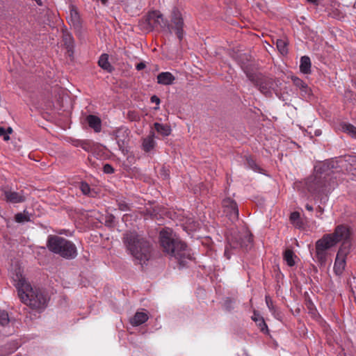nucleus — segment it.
Wrapping results in <instances>:
<instances>
[{
	"mask_svg": "<svg viewBox=\"0 0 356 356\" xmlns=\"http://www.w3.org/2000/svg\"><path fill=\"white\" fill-rule=\"evenodd\" d=\"M71 20L74 26H77L79 24V15L76 10L72 9L70 10Z\"/></svg>",
	"mask_w": 356,
	"mask_h": 356,
	"instance_id": "a878e982",
	"label": "nucleus"
},
{
	"mask_svg": "<svg viewBox=\"0 0 356 356\" xmlns=\"http://www.w3.org/2000/svg\"><path fill=\"white\" fill-rule=\"evenodd\" d=\"M124 243L134 258L140 264H145L150 257L149 244L135 232H127L124 235Z\"/></svg>",
	"mask_w": 356,
	"mask_h": 356,
	"instance_id": "20e7f679",
	"label": "nucleus"
},
{
	"mask_svg": "<svg viewBox=\"0 0 356 356\" xmlns=\"http://www.w3.org/2000/svg\"><path fill=\"white\" fill-rule=\"evenodd\" d=\"M346 261L344 259L336 257L334 264V271L337 275H340L343 272L346 267Z\"/></svg>",
	"mask_w": 356,
	"mask_h": 356,
	"instance_id": "f3484780",
	"label": "nucleus"
},
{
	"mask_svg": "<svg viewBox=\"0 0 356 356\" xmlns=\"http://www.w3.org/2000/svg\"><path fill=\"white\" fill-rule=\"evenodd\" d=\"M172 22L175 26V29L176 31L177 37L179 40H181L183 38L184 22L182 17H181V14L178 12H175L172 16Z\"/></svg>",
	"mask_w": 356,
	"mask_h": 356,
	"instance_id": "6e6552de",
	"label": "nucleus"
},
{
	"mask_svg": "<svg viewBox=\"0 0 356 356\" xmlns=\"http://www.w3.org/2000/svg\"><path fill=\"white\" fill-rule=\"evenodd\" d=\"M128 135V130L127 129H121L116 131V138L118 147L120 149H123L125 144L124 140Z\"/></svg>",
	"mask_w": 356,
	"mask_h": 356,
	"instance_id": "2eb2a0df",
	"label": "nucleus"
},
{
	"mask_svg": "<svg viewBox=\"0 0 356 356\" xmlns=\"http://www.w3.org/2000/svg\"><path fill=\"white\" fill-rule=\"evenodd\" d=\"M340 243H341V244L337 252V257L346 261L347 256L350 254L351 248L350 237L345 240H341Z\"/></svg>",
	"mask_w": 356,
	"mask_h": 356,
	"instance_id": "9d476101",
	"label": "nucleus"
},
{
	"mask_svg": "<svg viewBox=\"0 0 356 356\" xmlns=\"http://www.w3.org/2000/svg\"><path fill=\"white\" fill-rule=\"evenodd\" d=\"M265 300H266V304L268 308L269 309V310L272 313L275 314V307L273 305V300H272L271 298L269 296H266Z\"/></svg>",
	"mask_w": 356,
	"mask_h": 356,
	"instance_id": "bb28decb",
	"label": "nucleus"
},
{
	"mask_svg": "<svg viewBox=\"0 0 356 356\" xmlns=\"http://www.w3.org/2000/svg\"><path fill=\"white\" fill-rule=\"evenodd\" d=\"M82 147H83V149H86V146H84L83 145H82Z\"/></svg>",
	"mask_w": 356,
	"mask_h": 356,
	"instance_id": "8fccbe9b",
	"label": "nucleus"
},
{
	"mask_svg": "<svg viewBox=\"0 0 356 356\" xmlns=\"http://www.w3.org/2000/svg\"><path fill=\"white\" fill-rule=\"evenodd\" d=\"M99 65L108 72L113 71V68L108 61V56L106 54H102L98 61Z\"/></svg>",
	"mask_w": 356,
	"mask_h": 356,
	"instance_id": "a211bd4d",
	"label": "nucleus"
},
{
	"mask_svg": "<svg viewBox=\"0 0 356 356\" xmlns=\"http://www.w3.org/2000/svg\"><path fill=\"white\" fill-rule=\"evenodd\" d=\"M341 129L352 137L356 138V127L353 124L345 123L342 124Z\"/></svg>",
	"mask_w": 356,
	"mask_h": 356,
	"instance_id": "b1692460",
	"label": "nucleus"
},
{
	"mask_svg": "<svg viewBox=\"0 0 356 356\" xmlns=\"http://www.w3.org/2000/svg\"><path fill=\"white\" fill-rule=\"evenodd\" d=\"M154 128L158 133L163 136H168L171 134L170 127L167 124L156 122L154 123Z\"/></svg>",
	"mask_w": 356,
	"mask_h": 356,
	"instance_id": "6ab92c4d",
	"label": "nucleus"
},
{
	"mask_svg": "<svg viewBox=\"0 0 356 356\" xmlns=\"http://www.w3.org/2000/svg\"><path fill=\"white\" fill-rule=\"evenodd\" d=\"M0 136L3 137V140L8 141L10 139L8 131L3 127H0Z\"/></svg>",
	"mask_w": 356,
	"mask_h": 356,
	"instance_id": "7c9ffc66",
	"label": "nucleus"
},
{
	"mask_svg": "<svg viewBox=\"0 0 356 356\" xmlns=\"http://www.w3.org/2000/svg\"><path fill=\"white\" fill-rule=\"evenodd\" d=\"M104 172L107 174L113 173L114 169L110 164L107 163L104 165Z\"/></svg>",
	"mask_w": 356,
	"mask_h": 356,
	"instance_id": "473e14b6",
	"label": "nucleus"
},
{
	"mask_svg": "<svg viewBox=\"0 0 356 356\" xmlns=\"http://www.w3.org/2000/svg\"><path fill=\"white\" fill-rule=\"evenodd\" d=\"M118 208L122 211H127L129 209V204L124 201L120 202L118 203Z\"/></svg>",
	"mask_w": 356,
	"mask_h": 356,
	"instance_id": "2f4dec72",
	"label": "nucleus"
},
{
	"mask_svg": "<svg viewBox=\"0 0 356 356\" xmlns=\"http://www.w3.org/2000/svg\"><path fill=\"white\" fill-rule=\"evenodd\" d=\"M197 225H196V223H194V225L193 226H191V229L193 230H195L197 228Z\"/></svg>",
	"mask_w": 356,
	"mask_h": 356,
	"instance_id": "37998d69",
	"label": "nucleus"
},
{
	"mask_svg": "<svg viewBox=\"0 0 356 356\" xmlns=\"http://www.w3.org/2000/svg\"><path fill=\"white\" fill-rule=\"evenodd\" d=\"M261 318H263L262 317H261L258 314L256 313V312H254V315L252 316V319L255 321V322H257L259 321Z\"/></svg>",
	"mask_w": 356,
	"mask_h": 356,
	"instance_id": "f704fd0d",
	"label": "nucleus"
},
{
	"mask_svg": "<svg viewBox=\"0 0 356 356\" xmlns=\"http://www.w3.org/2000/svg\"><path fill=\"white\" fill-rule=\"evenodd\" d=\"M257 325L259 326L261 331L265 332L268 330L267 325L263 318H261L259 321H257Z\"/></svg>",
	"mask_w": 356,
	"mask_h": 356,
	"instance_id": "c756f323",
	"label": "nucleus"
},
{
	"mask_svg": "<svg viewBox=\"0 0 356 356\" xmlns=\"http://www.w3.org/2000/svg\"><path fill=\"white\" fill-rule=\"evenodd\" d=\"M259 89L263 93H267L268 92V89L263 86H260Z\"/></svg>",
	"mask_w": 356,
	"mask_h": 356,
	"instance_id": "ea45409f",
	"label": "nucleus"
},
{
	"mask_svg": "<svg viewBox=\"0 0 356 356\" xmlns=\"http://www.w3.org/2000/svg\"><path fill=\"white\" fill-rule=\"evenodd\" d=\"M248 163L254 170H256V168H254L253 167V165H252V164H253V161H248Z\"/></svg>",
	"mask_w": 356,
	"mask_h": 356,
	"instance_id": "c03bdc74",
	"label": "nucleus"
},
{
	"mask_svg": "<svg viewBox=\"0 0 356 356\" xmlns=\"http://www.w3.org/2000/svg\"><path fill=\"white\" fill-rule=\"evenodd\" d=\"M13 280L22 302L37 309H42L46 306L47 297L40 289L33 288L20 272L13 275Z\"/></svg>",
	"mask_w": 356,
	"mask_h": 356,
	"instance_id": "f03ea898",
	"label": "nucleus"
},
{
	"mask_svg": "<svg viewBox=\"0 0 356 356\" xmlns=\"http://www.w3.org/2000/svg\"><path fill=\"white\" fill-rule=\"evenodd\" d=\"M149 318L148 314L144 312H138L130 320V323L133 326H138L145 323Z\"/></svg>",
	"mask_w": 356,
	"mask_h": 356,
	"instance_id": "9b49d317",
	"label": "nucleus"
},
{
	"mask_svg": "<svg viewBox=\"0 0 356 356\" xmlns=\"http://www.w3.org/2000/svg\"><path fill=\"white\" fill-rule=\"evenodd\" d=\"M15 220L19 223H24L31 220L29 213L25 211L23 213H17L15 216Z\"/></svg>",
	"mask_w": 356,
	"mask_h": 356,
	"instance_id": "5701e85b",
	"label": "nucleus"
},
{
	"mask_svg": "<svg viewBox=\"0 0 356 356\" xmlns=\"http://www.w3.org/2000/svg\"><path fill=\"white\" fill-rule=\"evenodd\" d=\"M321 134V131L318 129L315 131V135L316 136H320Z\"/></svg>",
	"mask_w": 356,
	"mask_h": 356,
	"instance_id": "79ce46f5",
	"label": "nucleus"
},
{
	"mask_svg": "<svg viewBox=\"0 0 356 356\" xmlns=\"http://www.w3.org/2000/svg\"><path fill=\"white\" fill-rule=\"evenodd\" d=\"M155 144L156 142L154 140V131H151L149 135L143 140V149L145 152H149L154 147Z\"/></svg>",
	"mask_w": 356,
	"mask_h": 356,
	"instance_id": "4468645a",
	"label": "nucleus"
},
{
	"mask_svg": "<svg viewBox=\"0 0 356 356\" xmlns=\"http://www.w3.org/2000/svg\"><path fill=\"white\" fill-rule=\"evenodd\" d=\"M63 38L65 45L67 47L69 51L72 50L74 46V38L69 33H64Z\"/></svg>",
	"mask_w": 356,
	"mask_h": 356,
	"instance_id": "4be33fe9",
	"label": "nucleus"
},
{
	"mask_svg": "<svg viewBox=\"0 0 356 356\" xmlns=\"http://www.w3.org/2000/svg\"><path fill=\"white\" fill-rule=\"evenodd\" d=\"M163 22V18L162 15L159 11H152L148 14L145 22L141 26H143V29L150 31L155 27H162Z\"/></svg>",
	"mask_w": 356,
	"mask_h": 356,
	"instance_id": "423d86ee",
	"label": "nucleus"
},
{
	"mask_svg": "<svg viewBox=\"0 0 356 356\" xmlns=\"http://www.w3.org/2000/svg\"><path fill=\"white\" fill-rule=\"evenodd\" d=\"M225 212L232 220L238 219V209L236 203L230 198H226L222 201Z\"/></svg>",
	"mask_w": 356,
	"mask_h": 356,
	"instance_id": "0eeeda50",
	"label": "nucleus"
},
{
	"mask_svg": "<svg viewBox=\"0 0 356 356\" xmlns=\"http://www.w3.org/2000/svg\"><path fill=\"white\" fill-rule=\"evenodd\" d=\"M305 208L307 210L309 211H313V207L309 205V204H307L305 206Z\"/></svg>",
	"mask_w": 356,
	"mask_h": 356,
	"instance_id": "a19ab883",
	"label": "nucleus"
},
{
	"mask_svg": "<svg viewBox=\"0 0 356 356\" xmlns=\"http://www.w3.org/2000/svg\"><path fill=\"white\" fill-rule=\"evenodd\" d=\"M6 201L10 203H19L25 201V196L22 193H17L10 190L4 191Z\"/></svg>",
	"mask_w": 356,
	"mask_h": 356,
	"instance_id": "1a4fd4ad",
	"label": "nucleus"
},
{
	"mask_svg": "<svg viewBox=\"0 0 356 356\" xmlns=\"http://www.w3.org/2000/svg\"><path fill=\"white\" fill-rule=\"evenodd\" d=\"M292 80H293V83L296 86H298L300 88H305L307 87V85L298 77H296V76L292 77Z\"/></svg>",
	"mask_w": 356,
	"mask_h": 356,
	"instance_id": "c85d7f7f",
	"label": "nucleus"
},
{
	"mask_svg": "<svg viewBox=\"0 0 356 356\" xmlns=\"http://www.w3.org/2000/svg\"><path fill=\"white\" fill-rule=\"evenodd\" d=\"M6 130L8 131V135H9V134H10L12 132V131H13L10 127L8 128Z\"/></svg>",
	"mask_w": 356,
	"mask_h": 356,
	"instance_id": "49530a36",
	"label": "nucleus"
},
{
	"mask_svg": "<svg viewBox=\"0 0 356 356\" xmlns=\"http://www.w3.org/2000/svg\"><path fill=\"white\" fill-rule=\"evenodd\" d=\"M276 45L278 51L282 55H285L288 53V43L285 39H277L276 41Z\"/></svg>",
	"mask_w": 356,
	"mask_h": 356,
	"instance_id": "412c9836",
	"label": "nucleus"
},
{
	"mask_svg": "<svg viewBox=\"0 0 356 356\" xmlns=\"http://www.w3.org/2000/svg\"><path fill=\"white\" fill-rule=\"evenodd\" d=\"M300 70L303 74H310L311 72V60L309 57L307 56H302L300 58Z\"/></svg>",
	"mask_w": 356,
	"mask_h": 356,
	"instance_id": "dca6fc26",
	"label": "nucleus"
},
{
	"mask_svg": "<svg viewBox=\"0 0 356 356\" xmlns=\"http://www.w3.org/2000/svg\"><path fill=\"white\" fill-rule=\"evenodd\" d=\"M308 3H312L315 6H318L319 2L318 0H306Z\"/></svg>",
	"mask_w": 356,
	"mask_h": 356,
	"instance_id": "4c0bfd02",
	"label": "nucleus"
},
{
	"mask_svg": "<svg viewBox=\"0 0 356 356\" xmlns=\"http://www.w3.org/2000/svg\"><path fill=\"white\" fill-rule=\"evenodd\" d=\"M80 189L84 195H90V187L86 182H81Z\"/></svg>",
	"mask_w": 356,
	"mask_h": 356,
	"instance_id": "cd10ccee",
	"label": "nucleus"
},
{
	"mask_svg": "<svg viewBox=\"0 0 356 356\" xmlns=\"http://www.w3.org/2000/svg\"><path fill=\"white\" fill-rule=\"evenodd\" d=\"M350 237L349 229L344 225H338L333 233L325 234L315 243L316 257L321 264H325L329 255L328 251L341 240Z\"/></svg>",
	"mask_w": 356,
	"mask_h": 356,
	"instance_id": "7ed1b4c3",
	"label": "nucleus"
},
{
	"mask_svg": "<svg viewBox=\"0 0 356 356\" xmlns=\"http://www.w3.org/2000/svg\"><path fill=\"white\" fill-rule=\"evenodd\" d=\"M160 243L163 251L174 257L177 262L184 266L192 257L186 245L170 228H165L159 233Z\"/></svg>",
	"mask_w": 356,
	"mask_h": 356,
	"instance_id": "f257e3e1",
	"label": "nucleus"
},
{
	"mask_svg": "<svg viewBox=\"0 0 356 356\" xmlns=\"http://www.w3.org/2000/svg\"><path fill=\"white\" fill-rule=\"evenodd\" d=\"M49 250L60 257L72 259L77 256L76 247L72 241L58 236H49L47 240Z\"/></svg>",
	"mask_w": 356,
	"mask_h": 356,
	"instance_id": "39448f33",
	"label": "nucleus"
},
{
	"mask_svg": "<svg viewBox=\"0 0 356 356\" xmlns=\"http://www.w3.org/2000/svg\"><path fill=\"white\" fill-rule=\"evenodd\" d=\"M247 76H248L249 79L253 82H255L256 81V79H254V75H252V74H247Z\"/></svg>",
	"mask_w": 356,
	"mask_h": 356,
	"instance_id": "58836bf2",
	"label": "nucleus"
},
{
	"mask_svg": "<svg viewBox=\"0 0 356 356\" xmlns=\"http://www.w3.org/2000/svg\"><path fill=\"white\" fill-rule=\"evenodd\" d=\"M247 236V241L248 243H251V237L250 236H248V234H246Z\"/></svg>",
	"mask_w": 356,
	"mask_h": 356,
	"instance_id": "de8ad7c7",
	"label": "nucleus"
},
{
	"mask_svg": "<svg viewBox=\"0 0 356 356\" xmlns=\"http://www.w3.org/2000/svg\"><path fill=\"white\" fill-rule=\"evenodd\" d=\"M175 80V77L170 72H161L157 76V82L162 85H171Z\"/></svg>",
	"mask_w": 356,
	"mask_h": 356,
	"instance_id": "ddd939ff",
	"label": "nucleus"
},
{
	"mask_svg": "<svg viewBox=\"0 0 356 356\" xmlns=\"http://www.w3.org/2000/svg\"><path fill=\"white\" fill-rule=\"evenodd\" d=\"M151 101L153 103H156L157 105H159L160 104V99L159 98L156 96V95H154L151 97Z\"/></svg>",
	"mask_w": 356,
	"mask_h": 356,
	"instance_id": "e433bc0d",
	"label": "nucleus"
},
{
	"mask_svg": "<svg viewBox=\"0 0 356 356\" xmlns=\"http://www.w3.org/2000/svg\"><path fill=\"white\" fill-rule=\"evenodd\" d=\"M145 67V63H143V62L139 63L136 66V70L138 71L143 70Z\"/></svg>",
	"mask_w": 356,
	"mask_h": 356,
	"instance_id": "c9c22d12",
	"label": "nucleus"
},
{
	"mask_svg": "<svg viewBox=\"0 0 356 356\" xmlns=\"http://www.w3.org/2000/svg\"><path fill=\"white\" fill-rule=\"evenodd\" d=\"M299 217H300L299 213H298V212H293L291 214L290 219H291V221L294 222L296 220L299 219Z\"/></svg>",
	"mask_w": 356,
	"mask_h": 356,
	"instance_id": "72a5a7b5",
	"label": "nucleus"
},
{
	"mask_svg": "<svg viewBox=\"0 0 356 356\" xmlns=\"http://www.w3.org/2000/svg\"><path fill=\"white\" fill-rule=\"evenodd\" d=\"M35 1L37 2V3H38V5H40H40H42V3L41 0H35Z\"/></svg>",
	"mask_w": 356,
	"mask_h": 356,
	"instance_id": "09e8293b",
	"label": "nucleus"
},
{
	"mask_svg": "<svg viewBox=\"0 0 356 356\" xmlns=\"http://www.w3.org/2000/svg\"><path fill=\"white\" fill-rule=\"evenodd\" d=\"M86 121L89 127L94 129L97 133L100 132L102 129V122L99 117L93 115H89L86 118Z\"/></svg>",
	"mask_w": 356,
	"mask_h": 356,
	"instance_id": "f8f14e48",
	"label": "nucleus"
},
{
	"mask_svg": "<svg viewBox=\"0 0 356 356\" xmlns=\"http://www.w3.org/2000/svg\"><path fill=\"white\" fill-rule=\"evenodd\" d=\"M284 260L286 262L289 266H293L296 264L295 259L296 258V254L291 250H286L284 252L283 255Z\"/></svg>",
	"mask_w": 356,
	"mask_h": 356,
	"instance_id": "aec40b11",
	"label": "nucleus"
},
{
	"mask_svg": "<svg viewBox=\"0 0 356 356\" xmlns=\"http://www.w3.org/2000/svg\"><path fill=\"white\" fill-rule=\"evenodd\" d=\"M240 245H241V246H243V245H243V242H241V243H240Z\"/></svg>",
	"mask_w": 356,
	"mask_h": 356,
	"instance_id": "3c124183",
	"label": "nucleus"
},
{
	"mask_svg": "<svg viewBox=\"0 0 356 356\" xmlns=\"http://www.w3.org/2000/svg\"><path fill=\"white\" fill-rule=\"evenodd\" d=\"M10 322L8 314L6 311H0V324L5 326Z\"/></svg>",
	"mask_w": 356,
	"mask_h": 356,
	"instance_id": "393cba45",
	"label": "nucleus"
},
{
	"mask_svg": "<svg viewBox=\"0 0 356 356\" xmlns=\"http://www.w3.org/2000/svg\"><path fill=\"white\" fill-rule=\"evenodd\" d=\"M225 254L227 256V259L230 258V255L228 254V252L227 250L225 251Z\"/></svg>",
	"mask_w": 356,
	"mask_h": 356,
	"instance_id": "a18cd8bd",
	"label": "nucleus"
}]
</instances>
